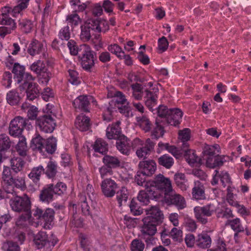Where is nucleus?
Listing matches in <instances>:
<instances>
[{"instance_id": "f257e3e1", "label": "nucleus", "mask_w": 251, "mask_h": 251, "mask_svg": "<svg viewBox=\"0 0 251 251\" xmlns=\"http://www.w3.org/2000/svg\"><path fill=\"white\" fill-rule=\"evenodd\" d=\"M148 216L143 219L144 225L141 232L147 244L154 240L153 236L157 231L156 226L162 222L163 214L158 206H152L146 209Z\"/></svg>"}, {"instance_id": "f03ea898", "label": "nucleus", "mask_w": 251, "mask_h": 251, "mask_svg": "<svg viewBox=\"0 0 251 251\" xmlns=\"http://www.w3.org/2000/svg\"><path fill=\"white\" fill-rule=\"evenodd\" d=\"M9 203L13 211L17 212H26L25 215H22L19 217L16 222L17 225H23V222L29 219L31 217V202L27 195L25 194L22 197L13 195V197L10 198Z\"/></svg>"}, {"instance_id": "7ed1b4c3", "label": "nucleus", "mask_w": 251, "mask_h": 251, "mask_svg": "<svg viewBox=\"0 0 251 251\" xmlns=\"http://www.w3.org/2000/svg\"><path fill=\"white\" fill-rule=\"evenodd\" d=\"M220 152V147L218 144H205L202 152V158L203 161H205L206 167L214 168L223 165L226 160L225 156L218 155Z\"/></svg>"}, {"instance_id": "20e7f679", "label": "nucleus", "mask_w": 251, "mask_h": 251, "mask_svg": "<svg viewBox=\"0 0 251 251\" xmlns=\"http://www.w3.org/2000/svg\"><path fill=\"white\" fill-rule=\"evenodd\" d=\"M47 113L40 117L36 120V124L40 129L45 132H52L56 126L54 118L56 114L54 107L49 104L47 105Z\"/></svg>"}, {"instance_id": "39448f33", "label": "nucleus", "mask_w": 251, "mask_h": 251, "mask_svg": "<svg viewBox=\"0 0 251 251\" xmlns=\"http://www.w3.org/2000/svg\"><path fill=\"white\" fill-rule=\"evenodd\" d=\"M28 120L21 116H17L12 120L9 126V132L11 136L19 138V141H25V137L22 135L24 128L29 125Z\"/></svg>"}, {"instance_id": "423d86ee", "label": "nucleus", "mask_w": 251, "mask_h": 251, "mask_svg": "<svg viewBox=\"0 0 251 251\" xmlns=\"http://www.w3.org/2000/svg\"><path fill=\"white\" fill-rule=\"evenodd\" d=\"M33 216L40 222L44 223L43 227L46 229H50L52 226L54 219L55 212L52 208H48L43 210L36 208L33 210Z\"/></svg>"}, {"instance_id": "0eeeda50", "label": "nucleus", "mask_w": 251, "mask_h": 251, "mask_svg": "<svg viewBox=\"0 0 251 251\" xmlns=\"http://www.w3.org/2000/svg\"><path fill=\"white\" fill-rule=\"evenodd\" d=\"M215 211V206L212 203L203 206H196L194 208L195 218L198 222L202 225H205L208 223L207 217L211 216Z\"/></svg>"}, {"instance_id": "6e6552de", "label": "nucleus", "mask_w": 251, "mask_h": 251, "mask_svg": "<svg viewBox=\"0 0 251 251\" xmlns=\"http://www.w3.org/2000/svg\"><path fill=\"white\" fill-rule=\"evenodd\" d=\"M81 52L78 58L81 60V66L85 71L91 72V69L94 66V52L87 45L80 49Z\"/></svg>"}, {"instance_id": "1a4fd4ad", "label": "nucleus", "mask_w": 251, "mask_h": 251, "mask_svg": "<svg viewBox=\"0 0 251 251\" xmlns=\"http://www.w3.org/2000/svg\"><path fill=\"white\" fill-rule=\"evenodd\" d=\"M147 185L153 187L152 189L154 190H155V188H156L163 191L164 193V196H166L167 193L173 189L170 179L165 177L160 174L157 175L154 180L150 181Z\"/></svg>"}, {"instance_id": "9d476101", "label": "nucleus", "mask_w": 251, "mask_h": 251, "mask_svg": "<svg viewBox=\"0 0 251 251\" xmlns=\"http://www.w3.org/2000/svg\"><path fill=\"white\" fill-rule=\"evenodd\" d=\"M121 122L117 121L109 125L106 129V135L109 140H117L119 141H127V138L121 132V128L120 127Z\"/></svg>"}, {"instance_id": "9b49d317", "label": "nucleus", "mask_w": 251, "mask_h": 251, "mask_svg": "<svg viewBox=\"0 0 251 251\" xmlns=\"http://www.w3.org/2000/svg\"><path fill=\"white\" fill-rule=\"evenodd\" d=\"M164 201L168 204H174L178 209H182L186 206L184 198L177 194L173 189L164 196Z\"/></svg>"}, {"instance_id": "f8f14e48", "label": "nucleus", "mask_w": 251, "mask_h": 251, "mask_svg": "<svg viewBox=\"0 0 251 251\" xmlns=\"http://www.w3.org/2000/svg\"><path fill=\"white\" fill-rule=\"evenodd\" d=\"M14 75V78L18 83L27 81H33L34 77L29 73H25V67L19 63H14L12 69Z\"/></svg>"}, {"instance_id": "ddd939ff", "label": "nucleus", "mask_w": 251, "mask_h": 251, "mask_svg": "<svg viewBox=\"0 0 251 251\" xmlns=\"http://www.w3.org/2000/svg\"><path fill=\"white\" fill-rule=\"evenodd\" d=\"M90 101L96 104L97 101L92 96H80L73 101V104L75 109L85 112H89Z\"/></svg>"}, {"instance_id": "4468645a", "label": "nucleus", "mask_w": 251, "mask_h": 251, "mask_svg": "<svg viewBox=\"0 0 251 251\" xmlns=\"http://www.w3.org/2000/svg\"><path fill=\"white\" fill-rule=\"evenodd\" d=\"M102 194L107 198L113 197L118 186L117 183L111 178H105L100 184Z\"/></svg>"}, {"instance_id": "2eb2a0df", "label": "nucleus", "mask_w": 251, "mask_h": 251, "mask_svg": "<svg viewBox=\"0 0 251 251\" xmlns=\"http://www.w3.org/2000/svg\"><path fill=\"white\" fill-rule=\"evenodd\" d=\"M182 115V112L179 109L171 108L167 119L161 121L166 126L171 125L176 126L180 124Z\"/></svg>"}, {"instance_id": "dca6fc26", "label": "nucleus", "mask_w": 251, "mask_h": 251, "mask_svg": "<svg viewBox=\"0 0 251 251\" xmlns=\"http://www.w3.org/2000/svg\"><path fill=\"white\" fill-rule=\"evenodd\" d=\"M145 188V190L140 191L137 197L138 201L143 205H147L150 200L159 198L157 192L153 190V187L150 186Z\"/></svg>"}, {"instance_id": "f3484780", "label": "nucleus", "mask_w": 251, "mask_h": 251, "mask_svg": "<svg viewBox=\"0 0 251 251\" xmlns=\"http://www.w3.org/2000/svg\"><path fill=\"white\" fill-rule=\"evenodd\" d=\"M138 167L140 170L142 172L143 175L146 176H151L156 170V163L153 160L140 161Z\"/></svg>"}, {"instance_id": "a211bd4d", "label": "nucleus", "mask_w": 251, "mask_h": 251, "mask_svg": "<svg viewBox=\"0 0 251 251\" xmlns=\"http://www.w3.org/2000/svg\"><path fill=\"white\" fill-rule=\"evenodd\" d=\"M127 102L123 94L120 91L117 92L115 98L112 99L109 102V106L106 108L107 112L108 114H111L113 112L116 111V106L122 104H127Z\"/></svg>"}, {"instance_id": "6ab92c4d", "label": "nucleus", "mask_w": 251, "mask_h": 251, "mask_svg": "<svg viewBox=\"0 0 251 251\" xmlns=\"http://www.w3.org/2000/svg\"><path fill=\"white\" fill-rule=\"evenodd\" d=\"M192 196L193 199L196 200H203L206 199L205 187L202 182L199 180L194 181L192 189Z\"/></svg>"}, {"instance_id": "aec40b11", "label": "nucleus", "mask_w": 251, "mask_h": 251, "mask_svg": "<svg viewBox=\"0 0 251 251\" xmlns=\"http://www.w3.org/2000/svg\"><path fill=\"white\" fill-rule=\"evenodd\" d=\"M54 194L52 184H48L41 190L39 200L42 202L48 204L53 200Z\"/></svg>"}, {"instance_id": "412c9836", "label": "nucleus", "mask_w": 251, "mask_h": 251, "mask_svg": "<svg viewBox=\"0 0 251 251\" xmlns=\"http://www.w3.org/2000/svg\"><path fill=\"white\" fill-rule=\"evenodd\" d=\"M30 81H25L23 83V87H27L26 90L27 99L29 100H33L39 97L40 91L36 83Z\"/></svg>"}, {"instance_id": "4be33fe9", "label": "nucleus", "mask_w": 251, "mask_h": 251, "mask_svg": "<svg viewBox=\"0 0 251 251\" xmlns=\"http://www.w3.org/2000/svg\"><path fill=\"white\" fill-rule=\"evenodd\" d=\"M11 10V7L5 6L4 7L3 9V12L0 15V25L16 28V24L15 21L9 16Z\"/></svg>"}, {"instance_id": "5701e85b", "label": "nucleus", "mask_w": 251, "mask_h": 251, "mask_svg": "<svg viewBox=\"0 0 251 251\" xmlns=\"http://www.w3.org/2000/svg\"><path fill=\"white\" fill-rule=\"evenodd\" d=\"M155 127L151 132V137L153 140H158L162 137L165 132L164 128L167 126L160 119H156Z\"/></svg>"}, {"instance_id": "b1692460", "label": "nucleus", "mask_w": 251, "mask_h": 251, "mask_svg": "<svg viewBox=\"0 0 251 251\" xmlns=\"http://www.w3.org/2000/svg\"><path fill=\"white\" fill-rule=\"evenodd\" d=\"M212 240L210 236L206 232H202L198 235L196 240V245L201 249H206L210 247Z\"/></svg>"}, {"instance_id": "393cba45", "label": "nucleus", "mask_w": 251, "mask_h": 251, "mask_svg": "<svg viewBox=\"0 0 251 251\" xmlns=\"http://www.w3.org/2000/svg\"><path fill=\"white\" fill-rule=\"evenodd\" d=\"M75 126L80 131L88 130L90 126L89 118L82 114L79 115L76 118Z\"/></svg>"}, {"instance_id": "a878e982", "label": "nucleus", "mask_w": 251, "mask_h": 251, "mask_svg": "<svg viewBox=\"0 0 251 251\" xmlns=\"http://www.w3.org/2000/svg\"><path fill=\"white\" fill-rule=\"evenodd\" d=\"M35 146V149L41 152L46 151L49 153L52 154L56 149L55 142H32Z\"/></svg>"}, {"instance_id": "bb28decb", "label": "nucleus", "mask_w": 251, "mask_h": 251, "mask_svg": "<svg viewBox=\"0 0 251 251\" xmlns=\"http://www.w3.org/2000/svg\"><path fill=\"white\" fill-rule=\"evenodd\" d=\"M158 146V148L157 150V152L158 153H160L161 151L165 150L176 158H178L182 153L181 150L175 146L170 145L168 143L164 144L162 142H159Z\"/></svg>"}, {"instance_id": "cd10ccee", "label": "nucleus", "mask_w": 251, "mask_h": 251, "mask_svg": "<svg viewBox=\"0 0 251 251\" xmlns=\"http://www.w3.org/2000/svg\"><path fill=\"white\" fill-rule=\"evenodd\" d=\"M44 46L42 43L33 39L29 44L27 52L31 56H34L40 54L43 50Z\"/></svg>"}, {"instance_id": "c85d7f7f", "label": "nucleus", "mask_w": 251, "mask_h": 251, "mask_svg": "<svg viewBox=\"0 0 251 251\" xmlns=\"http://www.w3.org/2000/svg\"><path fill=\"white\" fill-rule=\"evenodd\" d=\"M33 241L38 249H41L48 245L49 238L46 232L40 231L34 236Z\"/></svg>"}, {"instance_id": "c756f323", "label": "nucleus", "mask_w": 251, "mask_h": 251, "mask_svg": "<svg viewBox=\"0 0 251 251\" xmlns=\"http://www.w3.org/2000/svg\"><path fill=\"white\" fill-rule=\"evenodd\" d=\"M45 172V169L42 165L33 167L28 175V177L35 184H38L41 175Z\"/></svg>"}, {"instance_id": "7c9ffc66", "label": "nucleus", "mask_w": 251, "mask_h": 251, "mask_svg": "<svg viewBox=\"0 0 251 251\" xmlns=\"http://www.w3.org/2000/svg\"><path fill=\"white\" fill-rule=\"evenodd\" d=\"M103 164L112 169L121 166V162L119 158L116 156L105 155L102 158Z\"/></svg>"}, {"instance_id": "2f4dec72", "label": "nucleus", "mask_w": 251, "mask_h": 251, "mask_svg": "<svg viewBox=\"0 0 251 251\" xmlns=\"http://www.w3.org/2000/svg\"><path fill=\"white\" fill-rule=\"evenodd\" d=\"M11 169L15 173L22 171L25 166V162L21 157H14L10 160Z\"/></svg>"}, {"instance_id": "473e14b6", "label": "nucleus", "mask_w": 251, "mask_h": 251, "mask_svg": "<svg viewBox=\"0 0 251 251\" xmlns=\"http://www.w3.org/2000/svg\"><path fill=\"white\" fill-rule=\"evenodd\" d=\"M17 0L19 4L14 6L13 8H11V10L10 12L14 17H17L19 14H22V12L27 7L30 0Z\"/></svg>"}, {"instance_id": "72a5a7b5", "label": "nucleus", "mask_w": 251, "mask_h": 251, "mask_svg": "<svg viewBox=\"0 0 251 251\" xmlns=\"http://www.w3.org/2000/svg\"><path fill=\"white\" fill-rule=\"evenodd\" d=\"M115 194L119 206H121L124 203H125L129 197V192L125 187H122L117 192L116 191Z\"/></svg>"}, {"instance_id": "f704fd0d", "label": "nucleus", "mask_w": 251, "mask_h": 251, "mask_svg": "<svg viewBox=\"0 0 251 251\" xmlns=\"http://www.w3.org/2000/svg\"><path fill=\"white\" fill-rule=\"evenodd\" d=\"M225 225L229 226L234 232H244L245 230L241 221L238 218L227 220Z\"/></svg>"}, {"instance_id": "c9c22d12", "label": "nucleus", "mask_w": 251, "mask_h": 251, "mask_svg": "<svg viewBox=\"0 0 251 251\" xmlns=\"http://www.w3.org/2000/svg\"><path fill=\"white\" fill-rule=\"evenodd\" d=\"M8 185L15 187L23 191L26 188L25 177L24 176H18L16 177H13L11 179V182L9 183Z\"/></svg>"}, {"instance_id": "e433bc0d", "label": "nucleus", "mask_w": 251, "mask_h": 251, "mask_svg": "<svg viewBox=\"0 0 251 251\" xmlns=\"http://www.w3.org/2000/svg\"><path fill=\"white\" fill-rule=\"evenodd\" d=\"M136 151V154L139 158L145 157L147 154L153 149L154 142H145V144Z\"/></svg>"}, {"instance_id": "4c0bfd02", "label": "nucleus", "mask_w": 251, "mask_h": 251, "mask_svg": "<svg viewBox=\"0 0 251 251\" xmlns=\"http://www.w3.org/2000/svg\"><path fill=\"white\" fill-rule=\"evenodd\" d=\"M137 122L140 127L145 132L150 131L152 124L148 117L146 116L137 117Z\"/></svg>"}, {"instance_id": "58836bf2", "label": "nucleus", "mask_w": 251, "mask_h": 251, "mask_svg": "<svg viewBox=\"0 0 251 251\" xmlns=\"http://www.w3.org/2000/svg\"><path fill=\"white\" fill-rule=\"evenodd\" d=\"M87 45L82 44L78 47L76 45V42L73 40H70L67 43V46L69 49L70 54L72 55H77L78 56L80 54V49L84 47H86Z\"/></svg>"}, {"instance_id": "ea45409f", "label": "nucleus", "mask_w": 251, "mask_h": 251, "mask_svg": "<svg viewBox=\"0 0 251 251\" xmlns=\"http://www.w3.org/2000/svg\"><path fill=\"white\" fill-rule=\"evenodd\" d=\"M159 165L163 166L166 169H170L174 164V160L173 157L168 154H164L158 159Z\"/></svg>"}, {"instance_id": "a19ab883", "label": "nucleus", "mask_w": 251, "mask_h": 251, "mask_svg": "<svg viewBox=\"0 0 251 251\" xmlns=\"http://www.w3.org/2000/svg\"><path fill=\"white\" fill-rule=\"evenodd\" d=\"M26 108L27 109V116L28 120H34L36 119L39 113L38 108L33 105L28 106L26 103L23 104L22 109L25 110Z\"/></svg>"}, {"instance_id": "79ce46f5", "label": "nucleus", "mask_w": 251, "mask_h": 251, "mask_svg": "<svg viewBox=\"0 0 251 251\" xmlns=\"http://www.w3.org/2000/svg\"><path fill=\"white\" fill-rule=\"evenodd\" d=\"M7 102L11 105H17L20 101L18 93L14 90L10 91L6 95Z\"/></svg>"}, {"instance_id": "37998d69", "label": "nucleus", "mask_w": 251, "mask_h": 251, "mask_svg": "<svg viewBox=\"0 0 251 251\" xmlns=\"http://www.w3.org/2000/svg\"><path fill=\"white\" fill-rule=\"evenodd\" d=\"M57 168L56 163L50 160L48 163L44 173L49 178H52L55 176L57 173Z\"/></svg>"}, {"instance_id": "c03bdc74", "label": "nucleus", "mask_w": 251, "mask_h": 251, "mask_svg": "<svg viewBox=\"0 0 251 251\" xmlns=\"http://www.w3.org/2000/svg\"><path fill=\"white\" fill-rule=\"evenodd\" d=\"M46 68L45 63L40 60L34 62L30 66V70L37 75L40 73L41 74L42 72H44Z\"/></svg>"}, {"instance_id": "a18cd8bd", "label": "nucleus", "mask_w": 251, "mask_h": 251, "mask_svg": "<svg viewBox=\"0 0 251 251\" xmlns=\"http://www.w3.org/2000/svg\"><path fill=\"white\" fill-rule=\"evenodd\" d=\"M116 147L122 154L128 155L132 148L131 142H116Z\"/></svg>"}, {"instance_id": "49530a36", "label": "nucleus", "mask_w": 251, "mask_h": 251, "mask_svg": "<svg viewBox=\"0 0 251 251\" xmlns=\"http://www.w3.org/2000/svg\"><path fill=\"white\" fill-rule=\"evenodd\" d=\"M189 153L186 155L185 158L189 164L194 165L195 164H201L203 161L202 158H199L193 151H189Z\"/></svg>"}, {"instance_id": "de8ad7c7", "label": "nucleus", "mask_w": 251, "mask_h": 251, "mask_svg": "<svg viewBox=\"0 0 251 251\" xmlns=\"http://www.w3.org/2000/svg\"><path fill=\"white\" fill-rule=\"evenodd\" d=\"M171 109V108H168L166 106L164 105H159L157 108H155L154 110L159 117V118H157L156 119H160V120L167 119V117L168 116L169 113H170Z\"/></svg>"}, {"instance_id": "09e8293b", "label": "nucleus", "mask_w": 251, "mask_h": 251, "mask_svg": "<svg viewBox=\"0 0 251 251\" xmlns=\"http://www.w3.org/2000/svg\"><path fill=\"white\" fill-rule=\"evenodd\" d=\"M145 176L146 175H143V173L140 170L138 171L135 176V181L138 185L142 186L145 188H148V187L151 186L147 185L150 181H146Z\"/></svg>"}, {"instance_id": "8fccbe9b", "label": "nucleus", "mask_w": 251, "mask_h": 251, "mask_svg": "<svg viewBox=\"0 0 251 251\" xmlns=\"http://www.w3.org/2000/svg\"><path fill=\"white\" fill-rule=\"evenodd\" d=\"M145 247V245L144 243L138 239L133 240L130 246L131 251H143Z\"/></svg>"}, {"instance_id": "3c124183", "label": "nucleus", "mask_w": 251, "mask_h": 251, "mask_svg": "<svg viewBox=\"0 0 251 251\" xmlns=\"http://www.w3.org/2000/svg\"><path fill=\"white\" fill-rule=\"evenodd\" d=\"M234 215L231 209L228 207H225L217 213V217L218 218H223L230 220V218L234 217Z\"/></svg>"}, {"instance_id": "603ef678", "label": "nucleus", "mask_w": 251, "mask_h": 251, "mask_svg": "<svg viewBox=\"0 0 251 251\" xmlns=\"http://www.w3.org/2000/svg\"><path fill=\"white\" fill-rule=\"evenodd\" d=\"M2 248L4 251H20V248L18 244L12 241L3 243Z\"/></svg>"}, {"instance_id": "864d4df0", "label": "nucleus", "mask_w": 251, "mask_h": 251, "mask_svg": "<svg viewBox=\"0 0 251 251\" xmlns=\"http://www.w3.org/2000/svg\"><path fill=\"white\" fill-rule=\"evenodd\" d=\"M93 148L96 152L105 154L108 151L106 142H94Z\"/></svg>"}, {"instance_id": "5fc2aeb1", "label": "nucleus", "mask_w": 251, "mask_h": 251, "mask_svg": "<svg viewBox=\"0 0 251 251\" xmlns=\"http://www.w3.org/2000/svg\"><path fill=\"white\" fill-rule=\"evenodd\" d=\"M129 207L131 213L135 216L140 215L143 213V209L134 199H132L131 201Z\"/></svg>"}, {"instance_id": "6e6d98bb", "label": "nucleus", "mask_w": 251, "mask_h": 251, "mask_svg": "<svg viewBox=\"0 0 251 251\" xmlns=\"http://www.w3.org/2000/svg\"><path fill=\"white\" fill-rule=\"evenodd\" d=\"M58 37L61 40L69 41L71 37V32L69 26H66L62 28L58 33Z\"/></svg>"}, {"instance_id": "4d7b16f0", "label": "nucleus", "mask_w": 251, "mask_h": 251, "mask_svg": "<svg viewBox=\"0 0 251 251\" xmlns=\"http://www.w3.org/2000/svg\"><path fill=\"white\" fill-rule=\"evenodd\" d=\"M87 27L85 24L81 26V32L80 38L83 42L89 41L91 37V30Z\"/></svg>"}, {"instance_id": "13d9d810", "label": "nucleus", "mask_w": 251, "mask_h": 251, "mask_svg": "<svg viewBox=\"0 0 251 251\" xmlns=\"http://www.w3.org/2000/svg\"><path fill=\"white\" fill-rule=\"evenodd\" d=\"M66 21L71 26H76L81 22V20L79 16L74 12L67 16Z\"/></svg>"}, {"instance_id": "bf43d9fd", "label": "nucleus", "mask_w": 251, "mask_h": 251, "mask_svg": "<svg viewBox=\"0 0 251 251\" xmlns=\"http://www.w3.org/2000/svg\"><path fill=\"white\" fill-rule=\"evenodd\" d=\"M19 26L24 32L27 33L30 32L33 27V24L31 21L25 19L20 21Z\"/></svg>"}, {"instance_id": "052dcab7", "label": "nucleus", "mask_w": 251, "mask_h": 251, "mask_svg": "<svg viewBox=\"0 0 251 251\" xmlns=\"http://www.w3.org/2000/svg\"><path fill=\"white\" fill-rule=\"evenodd\" d=\"M218 177H219L224 187L231 183L229 175L227 172L226 171H222L220 173H219Z\"/></svg>"}, {"instance_id": "680f3d73", "label": "nucleus", "mask_w": 251, "mask_h": 251, "mask_svg": "<svg viewBox=\"0 0 251 251\" xmlns=\"http://www.w3.org/2000/svg\"><path fill=\"white\" fill-rule=\"evenodd\" d=\"M52 187L54 194L58 195H61L64 194L67 190L66 185L62 182H58L55 185L52 184Z\"/></svg>"}, {"instance_id": "e2e57ef3", "label": "nucleus", "mask_w": 251, "mask_h": 251, "mask_svg": "<svg viewBox=\"0 0 251 251\" xmlns=\"http://www.w3.org/2000/svg\"><path fill=\"white\" fill-rule=\"evenodd\" d=\"M12 75L9 72H5L2 75L1 84L5 88L10 87L12 83Z\"/></svg>"}, {"instance_id": "0e129e2a", "label": "nucleus", "mask_w": 251, "mask_h": 251, "mask_svg": "<svg viewBox=\"0 0 251 251\" xmlns=\"http://www.w3.org/2000/svg\"><path fill=\"white\" fill-rule=\"evenodd\" d=\"M16 150L20 156H25L28 150L26 142H18Z\"/></svg>"}, {"instance_id": "69168bd1", "label": "nucleus", "mask_w": 251, "mask_h": 251, "mask_svg": "<svg viewBox=\"0 0 251 251\" xmlns=\"http://www.w3.org/2000/svg\"><path fill=\"white\" fill-rule=\"evenodd\" d=\"M108 50L112 53L115 54L119 58L122 59V51L121 47L117 44L111 45L108 47Z\"/></svg>"}, {"instance_id": "338daca9", "label": "nucleus", "mask_w": 251, "mask_h": 251, "mask_svg": "<svg viewBox=\"0 0 251 251\" xmlns=\"http://www.w3.org/2000/svg\"><path fill=\"white\" fill-rule=\"evenodd\" d=\"M99 20L90 19L88 20L84 24L91 31L98 32Z\"/></svg>"}, {"instance_id": "774afa93", "label": "nucleus", "mask_w": 251, "mask_h": 251, "mask_svg": "<svg viewBox=\"0 0 251 251\" xmlns=\"http://www.w3.org/2000/svg\"><path fill=\"white\" fill-rule=\"evenodd\" d=\"M38 75L39 76V82L47 84L50 78L51 74L48 71V69L46 68L44 72H42Z\"/></svg>"}]
</instances>
